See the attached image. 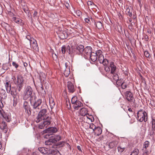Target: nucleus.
I'll return each instance as SVG.
<instances>
[{"instance_id":"nucleus-1","label":"nucleus","mask_w":155,"mask_h":155,"mask_svg":"<svg viewBox=\"0 0 155 155\" xmlns=\"http://www.w3.org/2000/svg\"><path fill=\"white\" fill-rule=\"evenodd\" d=\"M41 109L36 117V121L38 123L43 120V122L40 123L38 125L39 128L42 129H44L45 127H47L51 124L52 118L51 117L46 114L47 110L46 109L43 107Z\"/></svg>"},{"instance_id":"nucleus-2","label":"nucleus","mask_w":155,"mask_h":155,"mask_svg":"<svg viewBox=\"0 0 155 155\" xmlns=\"http://www.w3.org/2000/svg\"><path fill=\"white\" fill-rule=\"evenodd\" d=\"M37 97L35 95H33L30 98V101L31 105L33 106L32 111L34 114L38 113L43 107H46V104H43L41 106V105L42 103V101L40 99H38L36 101Z\"/></svg>"},{"instance_id":"nucleus-3","label":"nucleus","mask_w":155,"mask_h":155,"mask_svg":"<svg viewBox=\"0 0 155 155\" xmlns=\"http://www.w3.org/2000/svg\"><path fill=\"white\" fill-rule=\"evenodd\" d=\"M12 79L14 83L17 85L16 90H18V91H20L23 87L24 81V78L22 75H18L16 78L15 76H12Z\"/></svg>"},{"instance_id":"nucleus-4","label":"nucleus","mask_w":155,"mask_h":155,"mask_svg":"<svg viewBox=\"0 0 155 155\" xmlns=\"http://www.w3.org/2000/svg\"><path fill=\"white\" fill-rule=\"evenodd\" d=\"M4 85L7 92L10 94L14 97H15L17 94L16 89L15 87H11L10 81L7 80L4 82Z\"/></svg>"},{"instance_id":"nucleus-5","label":"nucleus","mask_w":155,"mask_h":155,"mask_svg":"<svg viewBox=\"0 0 155 155\" xmlns=\"http://www.w3.org/2000/svg\"><path fill=\"white\" fill-rule=\"evenodd\" d=\"M32 92L33 91L31 87L30 86H27L23 94V99L25 100L29 98H30L33 95H35V94L32 95Z\"/></svg>"},{"instance_id":"nucleus-6","label":"nucleus","mask_w":155,"mask_h":155,"mask_svg":"<svg viewBox=\"0 0 155 155\" xmlns=\"http://www.w3.org/2000/svg\"><path fill=\"white\" fill-rule=\"evenodd\" d=\"M26 38L29 41V45L28 47L32 48L34 50L37 51L38 50V47L36 41L34 38H31L30 35H28L26 36Z\"/></svg>"},{"instance_id":"nucleus-7","label":"nucleus","mask_w":155,"mask_h":155,"mask_svg":"<svg viewBox=\"0 0 155 155\" xmlns=\"http://www.w3.org/2000/svg\"><path fill=\"white\" fill-rule=\"evenodd\" d=\"M137 120L140 122L143 121L146 122L147 120L146 119V117L147 115V114L145 111L143 110H140L137 113Z\"/></svg>"},{"instance_id":"nucleus-8","label":"nucleus","mask_w":155,"mask_h":155,"mask_svg":"<svg viewBox=\"0 0 155 155\" xmlns=\"http://www.w3.org/2000/svg\"><path fill=\"white\" fill-rule=\"evenodd\" d=\"M7 95L5 91L2 88L0 89V107H3L4 106L2 101L4 102L6 100Z\"/></svg>"},{"instance_id":"nucleus-9","label":"nucleus","mask_w":155,"mask_h":155,"mask_svg":"<svg viewBox=\"0 0 155 155\" xmlns=\"http://www.w3.org/2000/svg\"><path fill=\"white\" fill-rule=\"evenodd\" d=\"M126 99L130 103H134L135 99L133 94L130 91H127L124 93Z\"/></svg>"},{"instance_id":"nucleus-10","label":"nucleus","mask_w":155,"mask_h":155,"mask_svg":"<svg viewBox=\"0 0 155 155\" xmlns=\"http://www.w3.org/2000/svg\"><path fill=\"white\" fill-rule=\"evenodd\" d=\"M23 108L25 109L26 114L30 115L31 113V108L30 105L28 102L25 101L23 104Z\"/></svg>"},{"instance_id":"nucleus-11","label":"nucleus","mask_w":155,"mask_h":155,"mask_svg":"<svg viewBox=\"0 0 155 155\" xmlns=\"http://www.w3.org/2000/svg\"><path fill=\"white\" fill-rule=\"evenodd\" d=\"M76 49L77 46L76 45L71 46L68 45L67 47V51L70 54H72L77 52Z\"/></svg>"},{"instance_id":"nucleus-12","label":"nucleus","mask_w":155,"mask_h":155,"mask_svg":"<svg viewBox=\"0 0 155 155\" xmlns=\"http://www.w3.org/2000/svg\"><path fill=\"white\" fill-rule=\"evenodd\" d=\"M58 130L56 127H51L48 128L45 131V132L47 134L46 136H47V135L48 136L51 135L56 132Z\"/></svg>"},{"instance_id":"nucleus-13","label":"nucleus","mask_w":155,"mask_h":155,"mask_svg":"<svg viewBox=\"0 0 155 155\" xmlns=\"http://www.w3.org/2000/svg\"><path fill=\"white\" fill-rule=\"evenodd\" d=\"M84 55L85 58L89 57L90 54L92 53V48L90 46L86 47L84 49Z\"/></svg>"},{"instance_id":"nucleus-14","label":"nucleus","mask_w":155,"mask_h":155,"mask_svg":"<svg viewBox=\"0 0 155 155\" xmlns=\"http://www.w3.org/2000/svg\"><path fill=\"white\" fill-rule=\"evenodd\" d=\"M67 87L69 92L71 93H73L76 89V87L71 82H68Z\"/></svg>"},{"instance_id":"nucleus-15","label":"nucleus","mask_w":155,"mask_h":155,"mask_svg":"<svg viewBox=\"0 0 155 155\" xmlns=\"http://www.w3.org/2000/svg\"><path fill=\"white\" fill-rule=\"evenodd\" d=\"M0 128L3 130L5 133H7V130L6 124L3 120H0Z\"/></svg>"},{"instance_id":"nucleus-16","label":"nucleus","mask_w":155,"mask_h":155,"mask_svg":"<svg viewBox=\"0 0 155 155\" xmlns=\"http://www.w3.org/2000/svg\"><path fill=\"white\" fill-rule=\"evenodd\" d=\"M118 142L116 140H113L110 142L108 143L109 147L111 149L116 147L117 145Z\"/></svg>"},{"instance_id":"nucleus-17","label":"nucleus","mask_w":155,"mask_h":155,"mask_svg":"<svg viewBox=\"0 0 155 155\" xmlns=\"http://www.w3.org/2000/svg\"><path fill=\"white\" fill-rule=\"evenodd\" d=\"M83 105L81 101H78L74 105L73 107L75 110H78Z\"/></svg>"},{"instance_id":"nucleus-18","label":"nucleus","mask_w":155,"mask_h":155,"mask_svg":"<svg viewBox=\"0 0 155 155\" xmlns=\"http://www.w3.org/2000/svg\"><path fill=\"white\" fill-rule=\"evenodd\" d=\"M94 131L95 135L98 136L101 134L102 130L100 127H96Z\"/></svg>"},{"instance_id":"nucleus-19","label":"nucleus","mask_w":155,"mask_h":155,"mask_svg":"<svg viewBox=\"0 0 155 155\" xmlns=\"http://www.w3.org/2000/svg\"><path fill=\"white\" fill-rule=\"evenodd\" d=\"M56 143V141L55 139L53 138L48 139L47 141H45V143L46 145H52L53 143Z\"/></svg>"},{"instance_id":"nucleus-20","label":"nucleus","mask_w":155,"mask_h":155,"mask_svg":"<svg viewBox=\"0 0 155 155\" xmlns=\"http://www.w3.org/2000/svg\"><path fill=\"white\" fill-rule=\"evenodd\" d=\"M79 113L82 116H85L88 114L87 110L86 108H81L79 111Z\"/></svg>"},{"instance_id":"nucleus-21","label":"nucleus","mask_w":155,"mask_h":155,"mask_svg":"<svg viewBox=\"0 0 155 155\" xmlns=\"http://www.w3.org/2000/svg\"><path fill=\"white\" fill-rule=\"evenodd\" d=\"M109 66V67H110L111 68V73L112 74H113L114 71L116 70V66L114 65L113 62H110Z\"/></svg>"},{"instance_id":"nucleus-22","label":"nucleus","mask_w":155,"mask_h":155,"mask_svg":"<svg viewBox=\"0 0 155 155\" xmlns=\"http://www.w3.org/2000/svg\"><path fill=\"white\" fill-rule=\"evenodd\" d=\"M84 50L83 45H80L78 46H77L76 52L77 53L79 52L80 53L82 54L83 53Z\"/></svg>"},{"instance_id":"nucleus-23","label":"nucleus","mask_w":155,"mask_h":155,"mask_svg":"<svg viewBox=\"0 0 155 155\" xmlns=\"http://www.w3.org/2000/svg\"><path fill=\"white\" fill-rule=\"evenodd\" d=\"M89 57H90L91 60L93 61H95L97 59V54L94 52L91 53Z\"/></svg>"},{"instance_id":"nucleus-24","label":"nucleus","mask_w":155,"mask_h":155,"mask_svg":"<svg viewBox=\"0 0 155 155\" xmlns=\"http://www.w3.org/2000/svg\"><path fill=\"white\" fill-rule=\"evenodd\" d=\"M38 150L41 153L43 154H46L48 153V149L47 148L40 147L38 148Z\"/></svg>"},{"instance_id":"nucleus-25","label":"nucleus","mask_w":155,"mask_h":155,"mask_svg":"<svg viewBox=\"0 0 155 155\" xmlns=\"http://www.w3.org/2000/svg\"><path fill=\"white\" fill-rule=\"evenodd\" d=\"M150 145V142L148 141H146L143 143L142 150H147L148 148Z\"/></svg>"},{"instance_id":"nucleus-26","label":"nucleus","mask_w":155,"mask_h":155,"mask_svg":"<svg viewBox=\"0 0 155 155\" xmlns=\"http://www.w3.org/2000/svg\"><path fill=\"white\" fill-rule=\"evenodd\" d=\"M12 20L15 23L20 24L21 25L23 24L21 20L15 17H14L12 18Z\"/></svg>"},{"instance_id":"nucleus-27","label":"nucleus","mask_w":155,"mask_h":155,"mask_svg":"<svg viewBox=\"0 0 155 155\" xmlns=\"http://www.w3.org/2000/svg\"><path fill=\"white\" fill-rule=\"evenodd\" d=\"M49 104L51 108L52 109L55 106V104L53 98H51L49 99Z\"/></svg>"},{"instance_id":"nucleus-28","label":"nucleus","mask_w":155,"mask_h":155,"mask_svg":"<svg viewBox=\"0 0 155 155\" xmlns=\"http://www.w3.org/2000/svg\"><path fill=\"white\" fill-rule=\"evenodd\" d=\"M95 25L99 29H101L102 28V24L101 21H97L95 22Z\"/></svg>"},{"instance_id":"nucleus-29","label":"nucleus","mask_w":155,"mask_h":155,"mask_svg":"<svg viewBox=\"0 0 155 155\" xmlns=\"http://www.w3.org/2000/svg\"><path fill=\"white\" fill-rule=\"evenodd\" d=\"M3 117L8 122H9L11 120V118L10 115L4 114L3 115Z\"/></svg>"},{"instance_id":"nucleus-30","label":"nucleus","mask_w":155,"mask_h":155,"mask_svg":"<svg viewBox=\"0 0 155 155\" xmlns=\"http://www.w3.org/2000/svg\"><path fill=\"white\" fill-rule=\"evenodd\" d=\"M126 147H123L121 146H119L117 147V149L119 152L122 153L126 148Z\"/></svg>"},{"instance_id":"nucleus-31","label":"nucleus","mask_w":155,"mask_h":155,"mask_svg":"<svg viewBox=\"0 0 155 155\" xmlns=\"http://www.w3.org/2000/svg\"><path fill=\"white\" fill-rule=\"evenodd\" d=\"M98 59L100 63H101V62H103V61H104V59L103 55H101L100 56H99L98 57Z\"/></svg>"},{"instance_id":"nucleus-32","label":"nucleus","mask_w":155,"mask_h":155,"mask_svg":"<svg viewBox=\"0 0 155 155\" xmlns=\"http://www.w3.org/2000/svg\"><path fill=\"white\" fill-rule=\"evenodd\" d=\"M70 73V69L68 68L64 71V74L66 77H68Z\"/></svg>"},{"instance_id":"nucleus-33","label":"nucleus","mask_w":155,"mask_h":155,"mask_svg":"<svg viewBox=\"0 0 155 155\" xmlns=\"http://www.w3.org/2000/svg\"><path fill=\"white\" fill-rule=\"evenodd\" d=\"M152 130L153 131L155 130V119H153L151 121Z\"/></svg>"},{"instance_id":"nucleus-34","label":"nucleus","mask_w":155,"mask_h":155,"mask_svg":"<svg viewBox=\"0 0 155 155\" xmlns=\"http://www.w3.org/2000/svg\"><path fill=\"white\" fill-rule=\"evenodd\" d=\"M113 78L114 79V80L115 81H116L117 83L118 81V79H119V77L117 74H113Z\"/></svg>"},{"instance_id":"nucleus-35","label":"nucleus","mask_w":155,"mask_h":155,"mask_svg":"<svg viewBox=\"0 0 155 155\" xmlns=\"http://www.w3.org/2000/svg\"><path fill=\"white\" fill-rule=\"evenodd\" d=\"M139 153L138 149H134L130 155H138Z\"/></svg>"},{"instance_id":"nucleus-36","label":"nucleus","mask_w":155,"mask_h":155,"mask_svg":"<svg viewBox=\"0 0 155 155\" xmlns=\"http://www.w3.org/2000/svg\"><path fill=\"white\" fill-rule=\"evenodd\" d=\"M2 68L5 70H7L9 68L8 67V64L5 63L3 65Z\"/></svg>"},{"instance_id":"nucleus-37","label":"nucleus","mask_w":155,"mask_h":155,"mask_svg":"<svg viewBox=\"0 0 155 155\" xmlns=\"http://www.w3.org/2000/svg\"><path fill=\"white\" fill-rule=\"evenodd\" d=\"M126 14H127L131 12L130 9L132 8L131 6L129 7L128 6H126Z\"/></svg>"},{"instance_id":"nucleus-38","label":"nucleus","mask_w":155,"mask_h":155,"mask_svg":"<svg viewBox=\"0 0 155 155\" xmlns=\"http://www.w3.org/2000/svg\"><path fill=\"white\" fill-rule=\"evenodd\" d=\"M78 101L77 97H73L71 99V102L74 104Z\"/></svg>"},{"instance_id":"nucleus-39","label":"nucleus","mask_w":155,"mask_h":155,"mask_svg":"<svg viewBox=\"0 0 155 155\" xmlns=\"http://www.w3.org/2000/svg\"><path fill=\"white\" fill-rule=\"evenodd\" d=\"M96 128V126L93 123H91L89 125V128L92 129L93 131Z\"/></svg>"},{"instance_id":"nucleus-40","label":"nucleus","mask_w":155,"mask_h":155,"mask_svg":"<svg viewBox=\"0 0 155 155\" xmlns=\"http://www.w3.org/2000/svg\"><path fill=\"white\" fill-rule=\"evenodd\" d=\"M66 49L67 48L64 45L61 48V51L63 54L65 53Z\"/></svg>"},{"instance_id":"nucleus-41","label":"nucleus","mask_w":155,"mask_h":155,"mask_svg":"<svg viewBox=\"0 0 155 155\" xmlns=\"http://www.w3.org/2000/svg\"><path fill=\"white\" fill-rule=\"evenodd\" d=\"M53 139H55V140L56 141V142L58 141H59L61 139V137L59 135H57L55 136V137L53 138Z\"/></svg>"},{"instance_id":"nucleus-42","label":"nucleus","mask_w":155,"mask_h":155,"mask_svg":"<svg viewBox=\"0 0 155 155\" xmlns=\"http://www.w3.org/2000/svg\"><path fill=\"white\" fill-rule=\"evenodd\" d=\"M87 118L91 122H92V119L91 118L92 117V116L91 115H89L88 114L86 115Z\"/></svg>"},{"instance_id":"nucleus-43","label":"nucleus","mask_w":155,"mask_h":155,"mask_svg":"<svg viewBox=\"0 0 155 155\" xmlns=\"http://www.w3.org/2000/svg\"><path fill=\"white\" fill-rule=\"evenodd\" d=\"M95 53L97 54V57L100 56L101 55H103L102 54V51L100 50H98Z\"/></svg>"},{"instance_id":"nucleus-44","label":"nucleus","mask_w":155,"mask_h":155,"mask_svg":"<svg viewBox=\"0 0 155 155\" xmlns=\"http://www.w3.org/2000/svg\"><path fill=\"white\" fill-rule=\"evenodd\" d=\"M103 61V62H101V63H102L104 66L107 65L108 63V60L106 59H104V61Z\"/></svg>"},{"instance_id":"nucleus-45","label":"nucleus","mask_w":155,"mask_h":155,"mask_svg":"<svg viewBox=\"0 0 155 155\" xmlns=\"http://www.w3.org/2000/svg\"><path fill=\"white\" fill-rule=\"evenodd\" d=\"M121 86L122 88L123 89H124L127 87L126 84L124 82L122 83L121 84Z\"/></svg>"},{"instance_id":"nucleus-46","label":"nucleus","mask_w":155,"mask_h":155,"mask_svg":"<svg viewBox=\"0 0 155 155\" xmlns=\"http://www.w3.org/2000/svg\"><path fill=\"white\" fill-rule=\"evenodd\" d=\"M12 64L13 66H14L16 68H17L18 67V65L15 62H13Z\"/></svg>"},{"instance_id":"nucleus-47","label":"nucleus","mask_w":155,"mask_h":155,"mask_svg":"<svg viewBox=\"0 0 155 155\" xmlns=\"http://www.w3.org/2000/svg\"><path fill=\"white\" fill-rule=\"evenodd\" d=\"M144 55L147 58L149 57L150 56V54L147 51H144Z\"/></svg>"},{"instance_id":"nucleus-48","label":"nucleus","mask_w":155,"mask_h":155,"mask_svg":"<svg viewBox=\"0 0 155 155\" xmlns=\"http://www.w3.org/2000/svg\"><path fill=\"white\" fill-rule=\"evenodd\" d=\"M109 66H105L104 67L105 70L107 72H109L110 71V68Z\"/></svg>"},{"instance_id":"nucleus-49","label":"nucleus","mask_w":155,"mask_h":155,"mask_svg":"<svg viewBox=\"0 0 155 155\" xmlns=\"http://www.w3.org/2000/svg\"><path fill=\"white\" fill-rule=\"evenodd\" d=\"M69 63L66 62L65 63V66L66 67V69H67L69 68V69H70V68L69 66Z\"/></svg>"},{"instance_id":"nucleus-50","label":"nucleus","mask_w":155,"mask_h":155,"mask_svg":"<svg viewBox=\"0 0 155 155\" xmlns=\"http://www.w3.org/2000/svg\"><path fill=\"white\" fill-rule=\"evenodd\" d=\"M141 131H142V132L141 133L143 135H144L145 133V132L146 131V129L143 128H141Z\"/></svg>"},{"instance_id":"nucleus-51","label":"nucleus","mask_w":155,"mask_h":155,"mask_svg":"<svg viewBox=\"0 0 155 155\" xmlns=\"http://www.w3.org/2000/svg\"><path fill=\"white\" fill-rule=\"evenodd\" d=\"M54 153H55L54 155H61L59 152L57 150H56L54 151Z\"/></svg>"},{"instance_id":"nucleus-52","label":"nucleus","mask_w":155,"mask_h":155,"mask_svg":"<svg viewBox=\"0 0 155 155\" xmlns=\"http://www.w3.org/2000/svg\"><path fill=\"white\" fill-rule=\"evenodd\" d=\"M52 56L54 60H56L57 59V57L56 54L55 53H52Z\"/></svg>"},{"instance_id":"nucleus-53","label":"nucleus","mask_w":155,"mask_h":155,"mask_svg":"<svg viewBox=\"0 0 155 155\" xmlns=\"http://www.w3.org/2000/svg\"><path fill=\"white\" fill-rule=\"evenodd\" d=\"M87 4L88 6H92L94 4L91 1H88L87 2Z\"/></svg>"},{"instance_id":"nucleus-54","label":"nucleus","mask_w":155,"mask_h":155,"mask_svg":"<svg viewBox=\"0 0 155 155\" xmlns=\"http://www.w3.org/2000/svg\"><path fill=\"white\" fill-rule=\"evenodd\" d=\"M76 14L78 16H80L81 14V12L79 11H78L76 12Z\"/></svg>"},{"instance_id":"nucleus-55","label":"nucleus","mask_w":155,"mask_h":155,"mask_svg":"<svg viewBox=\"0 0 155 155\" xmlns=\"http://www.w3.org/2000/svg\"><path fill=\"white\" fill-rule=\"evenodd\" d=\"M143 155H148V151L147 150H143Z\"/></svg>"},{"instance_id":"nucleus-56","label":"nucleus","mask_w":155,"mask_h":155,"mask_svg":"<svg viewBox=\"0 0 155 155\" xmlns=\"http://www.w3.org/2000/svg\"><path fill=\"white\" fill-rule=\"evenodd\" d=\"M85 21L86 22H87V23L89 24L90 23V19L89 18H85L84 19Z\"/></svg>"},{"instance_id":"nucleus-57","label":"nucleus","mask_w":155,"mask_h":155,"mask_svg":"<svg viewBox=\"0 0 155 155\" xmlns=\"http://www.w3.org/2000/svg\"><path fill=\"white\" fill-rule=\"evenodd\" d=\"M37 15V12L36 11H35L34 14L33 15V17H35Z\"/></svg>"},{"instance_id":"nucleus-58","label":"nucleus","mask_w":155,"mask_h":155,"mask_svg":"<svg viewBox=\"0 0 155 155\" xmlns=\"http://www.w3.org/2000/svg\"><path fill=\"white\" fill-rule=\"evenodd\" d=\"M144 39L146 41H148L149 39L148 36L147 35H145L144 37Z\"/></svg>"},{"instance_id":"nucleus-59","label":"nucleus","mask_w":155,"mask_h":155,"mask_svg":"<svg viewBox=\"0 0 155 155\" xmlns=\"http://www.w3.org/2000/svg\"><path fill=\"white\" fill-rule=\"evenodd\" d=\"M23 10H24V11L26 13H27V12H28V8H23Z\"/></svg>"},{"instance_id":"nucleus-60","label":"nucleus","mask_w":155,"mask_h":155,"mask_svg":"<svg viewBox=\"0 0 155 155\" xmlns=\"http://www.w3.org/2000/svg\"><path fill=\"white\" fill-rule=\"evenodd\" d=\"M41 86L40 87V90L41 91H42L44 90V87L43 86L41 85Z\"/></svg>"},{"instance_id":"nucleus-61","label":"nucleus","mask_w":155,"mask_h":155,"mask_svg":"<svg viewBox=\"0 0 155 155\" xmlns=\"http://www.w3.org/2000/svg\"><path fill=\"white\" fill-rule=\"evenodd\" d=\"M64 141H62L61 142H60L59 145H61V146H63L64 144Z\"/></svg>"},{"instance_id":"nucleus-62","label":"nucleus","mask_w":155,"mask_h":155,"mask_svg":"<svg viewBox=\"0 0 155 155\" xmlns=\"http://www.w3.org/2000/svg\"><path fill=\"white\" fill-rule=\"evenodd\" d=\"M128 14L129 16L130 17H132V13L131 12L130 13H128Z\"/></svg>"},{"instance_id":"nucleus-63","label":"nucleus","mask_w":155,"mask_h":155,"mask_svg":"<svg viewBox=\"0 0 155 155\" xmlns=\"http://www.w3.org/2000/svg\"><path fill=\"white\" fill-rule=\"evenodd\" d=\"M77 148H78V149L79 150H80V151H81V147H80V146H77Z\"/></svg>"},{"instance_id":"nucleus-64","label":"nucleus","mask_w":155,"mask_h":155,"mask_svg":"<svg viewBox=\"0 0 155 155\" xmlns=\"http://www.w3.org/2000/svg\"><path fill=\"white\" fill-rule=\"evenodd\" d=\"M128 110L130 112H132V109H131V108H129L128 109Z\"/></svg>"}]
</instances>
